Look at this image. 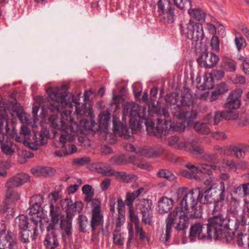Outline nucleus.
Wrapping results in <instances>:
<instances>
[{
  "label": "nucleus",
  "mask_w": 249,
  "mask_h": 249,
  "mask_svg": "<svg viewBox=\"0 0 249 249\" xmlns=\"http://www.w3.org/2000/svg\"><path fill=\"white\" fill-rule=\"evenodd\" d=\"M56 127L58 130L64 131L65 134H61L59 142L62 144L61 147L65 146L67 141L75 139L76 136L79 135L84 136L89 134H98L100 138L106 140L107 142L113 144L117 141V137H120L124 139H128L131 134L136 133L140 131L142 125H113V133H109L108 125H52Z\"/></svg>",
  "instance_id": "obj_1"
},
{
  "label": "nucleus",
  "mask_w": 249,
  "mask_h": 249,
  "mask_svg": "<svg viewBox=\"0 0 249 249\" xmlns=\"http://www.w3.org/2000/svg\"><path fill=\"white\" fill-rule=\"evenodd\" d=\"M223 215L220 213L208 219L207 223L196 222L190 229L189 237L191 242L198 239L219 240L229 243L232 240V233H227L223 222Z\"/></svg>",
  "instance_id": "obj_2"
},
{
  "label": "nucleus",
  "mask_w": 249,
  "mask_h": 249,
  "mask_svg": "<svg viewBox=\"0 0 249 249\" xmlns=\"http://www.w3.org/2000/svg\"><path fill=\"white\" fill-rule=\"evenodd\" d=\"M69 89L68 84H63L61 89L50 87L47 89V92L52 102L49 109L51 112H59L64 108H72V103L75 104V112L78 115L92 117V108L90 105L87 107V103H84L80 108V102L71 93L67 91Z\"/></svg>",
  "instance_id": "obj_3"
},
{
  "label": "nucleus",
  "mask_w": 249,
  "mask_h": 249,
  "mask_svg": "<svg viewBox=\"0 0 249 249\" xmlns=\"http://www.w3.org/2000/svg\"><path fill=\"white\" fill-rule=\"evenodd\" d=\"M159 0L157 3L158 7V17L160 20L165 23H172L175 20V7L186 10L192 6L191 0Z\"/></svg>",
  "instance_id": "obj_4"
},
{
  "label": "nucleus",
  "mask_w": 249,
  "mask_h": 249,
  "mask_svg": "<svg viewBox=\"0 0 249 249\" xmlns=\"http://www.w3.org/2000/svg\"><path fill=\"white\" fill-rule=\"evenodd\" d=\"M196 188L199 195L198 202L205 205L214 203V210L217 204L223 202L225 199V185L223 181H220L219 184L213 183L206 189Z\"/></svg>",
  "instance_id": "obj_5"
},
{
  "label": "nucleus",
  "mask_w": 249,
  "mask_h": 249,
  "mask_svg": "<svg viewBox=\"0 0 249 249\" xmlns=\"http://www.w3.org/2000/svg\"><path fill=\"white\" fill-rule=\"evenodd\" d=\"M189 217L180 208H176L170 212L166 219L165 234H162L160 238L161 242H166L169 241L172 225L177 223L175 229L178 231L184 230L189 226Z\"/></svg>",
  "instance_id": "obj_6"
},
{
  "label": "nucleus",
  "mask_w": 249,
  "mask_h": 249,
  "mask_svg": "<svg viewBox=\"0 0 249 249\" xmlns=\"http://www.w3.org/2000/svg\"><path fill=\"white\" fill-rule=\"evenodd\" d=\"M41 129L39 131L35 132L34 135L31 138V135L28 139H26L24 145L29 147L33 150H37L40 146H44L48 143V140L55 137L58 132L56 127L49 125L48 127H45L41 125Z\"/></svg>",
  "instance_id": "obj_7"
},
{
  "label": "nucleus",
  "mask_w": 249,
  "mask_h": 249,
  "mask_svg": "<svg viewBox=\"0 0 249 249\" xmlns=\"http://www.w3.org/2000/svg\"><path fill=\"white\" fill-rule=\"evenodd\" d=\"M129 117L128 124H141V120H144V124H149L148 121L146 119L145 108L134 102L126 103L123 108L122 120H125V116ZM150 124H155L151 122Z\"/></svg>",
  "instance_id": "obj_8"
},
{
  "label": "nucleus",
  "mask_w": 249,
  "mask_h": 249,
  "mask_svg": "<svg viewBox=\"0 0 249 249\" xmlns=\"http://www.w3.org/2000/svg\"><path fill=\"white\" fill-rule=\"evenodd\" d=\"M180 31L182 35L187 38L196 42V45L202 44L204 34L202 24L196 23L190 19L188 23L183 25L180 24Z\"/></svg>",
  "instance_id": "obj_9"
},
{
  "label": "nucleus",
  "mask_w": 249,
  "mask_h": 249,
  "mask_svg": "<svg viewBox=\"0 0 249 249\" xmlns=\"http://www.w3.org/2000/svg\"><path fill=\"white\" fill-rule=\"evenodd\" d=\"M12 110L16 113L17 117L20 120L23 124H35L38 120L37 112L39 109L40 105H34L32 108L33 117L30 114H27L21 110L18 106L17 101L15 97L10 102Z\"/></svg>",
  "instance_id": "obj_10"
},
{
  "label": "nucleus",
  "mask_w": 249,
  "mask_h": 249,
  "mask_svg": "<svg viewBox=\"0 0 249 249\" xmlns=\"http://www.w3.org/2000/svg\"><path fill=\"white\" fill-rule=\"evenodd\" d=\"M223 222L225 231H227V233H232L231 237L232 240L235 235V231L240 226H249V214L243 211L237 218L234 219L224 218L223 215Z\"/></svg>",
  "instance_id": "obj_11"
},
{
  "label": "nucleus",
  "mask_w": 249,
  "mask_h": 249,
  "mask_svg": "<svg viewBox=\"0 0 249 249\" xmlns=\"http://www.w3.org/2000/svg\"><path fill=\"white\" fill-rule=\"evenodd\" d=\"M197 116V112L196 110H192L191 111H186L180 112L178 115V119L182 122L178 123V124H210L213 121V116L212 113H209L206 115L204 118L205 121L200 123L199 122H194Z\"/></svg>",
  "instance_id": "obj_12"
},
{
  "label": "nucleus",
  "mask_w": 249,
  "mask_h": 249,
  "mask_svg": "<svg viewBox=\"0 0 249 249\" xmlns=\"http://www.w3.org/2000/svg\"><path fill=\"white\" fill-rule=\"evenodd\" d=\"M197 191L196 188H195L188 192L186 190L182 192V198L179 203L182 210V209L185 210H193L196 206L199 196Z\"/></svg>",
  "instance_id": "obj_13"
},
{
  "label": "nucleus",
  "mask_w": 249,
  "mask_h": 249,
  "mask_svg": "<svg viewBox=\"0 0 249 249\" xmlns=\"http://www.w3.org/2000/svg\"><path fill=\"white\" fill-rule=\"evenodd\" d=\"M27 126L21 125V131L18 135L14 125H5V132L17 142L22 143L24 145L26 139H28L30 136L31 130Z\"/></svg>",
  "instance_id": "obj_14"
},
{
  "label": "nucleus",
  "mask_w": 249,
  "mask_h": 249,
  "mask_svg": "<svg viewBox=\"0 0 249 249\" xmlns=\"http://www.w3.org/2000/svg\"><path fill=\"white\" fill-rule=\"evenodd\" d=\"M219 60V57L218 55L212 52H208L206 49L201 53L200 56L197 59L198 65L206 69L214 67Z\"/></svg>",
  "instance_id": "obj_15"
},
{
  "label": "nucleus",
  "mask_w": 249,
  "mask_h": 249,
  "mask_svg": "<svg viewBox=\"0 0 249 249\" xmlns=\"http://www.w3.org/2000/svg\"><path fill=\"white\" fill-rule=\"evenodd\" d=\"M243 93V91L240 89H236L232 90L227 98L225 107L229 109H236L238 108L241 105L240 98Z\"/></svg>",
  "instance_id": "obj_16"
},
{
  "label": "nucleus",
  "mask_w": 249,
  "mask_h": 249,
  "mask_svg": "<svg viewBox=\"0 0 249 249\" xmlns=\"http://www.w3.org/2000/svg\"><path fill=\"white\" fill-rule=\"evenodd\" d=\"M16 247L17 238L13 232H0V249H15Z\"/></svg>",
  "instance_id": "obj_17"
},
{
  "label": "nucleus",
  "mask_w": 249,
  "mask_h": 249,
  "mask_svg": "<svg viewBox=\"0 0 249 249\" xmlns=\"http://www.w3.org/2000/svg\"><path fill=\"white\" fill-rule=\"evenodd\" d=\"M30 179L28 175L25 173L18 174L9 178L6 182L5 186L7 189L13 190L22 186Z\"/></svg>",
  "instance_id": "obj_18"
},
{
  "label": "nucleus",
  "mask_w": 249,
  "mask_h": 249,
  "mask_svg": "<svg viewBox=\"0 0 249 249\" xmlns=\"http://www.w3.org/2000/svg\"><path fill=\"white\" fill-rule=\"evenodd\" d=\"M225 75V72L223 70H214L210 73V81L208 78H204L205 82L200 85L199 89L202 90L212 88L213 84H211L212 81L214 80H221Z\"/></svg>",
  "instance_id": "obj_19"
},
{
  "label": "nucleus",
  "mask_w": 249,
  "mask_h": 249,
  "mask_svg": "<svg viewBox=\"0 0 249 249\" xmlns=\"http://www.w3.org/2000/svg\"><path fill=\"white\" fill-rule=\"evenodd\" d=\"M147 134L161 139L164 138L166 135L169 133L170 129L168 125H145Z\"/></svg>",
  "instance_id": "obj_20"
},
{
  "label": "nucleus",
  "mask_w": 249,
  "mask_h": 249,
  "mask_svg": "<svg viewBox=\"0 0 249 249\" xmlns=\"http://www.w3.org/2000/svg\"><path fill=\"white\" fill-rule=\"evenodd\" d=\"M50 216L51 217L50 223L47 227V231L54 230L56 225L59 220L61 219V213L58 207L54 206L53 204L50 206Z\"/></svg>",
  "instance_id": "obj_21"
},
{
  "label": "nucleus",
  "mask_w": 249,
  "mask_h": 249,
  "mask_svg": "<svg viewBox=\"0 0 249 249\" xmlns=\"http://www.w3.org/2000/svg\"><path fill=\"white\" fill-rule=\"evenodd\" d=\"M3 133H0V146L2 152L7 156H12L15 152L17 146L10 141H5Z\"/></svg>",
  "instance_id": "obj_22"
},
{
  "label": "nucleus",
  "mask_w": 249,
  "mask_h": 249,
  "mask_svg": "<svg viewBox=\"0 0 249 249\" xmlns=\"http://www.w3.org/2000/svg\"><path fill=\"white\" fill-rule=\"evenodd\" d=\"M164 148L161 146H145L140 151L142 155L147 158H156L163 153Z\"/></svg>",
  "instance_id": "obj_23"
},
{
  "label": "nucleus",
  "mask_w": 249,
  "mask_h": 249,
  "mask_svg": "<svg viewBox=\"0 0 249 249\" xmlns=\"http://www.w3.org/2000/svg\"><path fill=\"white\" fill-rule=\"evenodd\" d=\"M43 201V197L40 195L33 196L30 200V204L32 205L28 209V213L33 215L38 214L39 213L41 203Z\"/></svg>",
  "instance_id": "obj_24"
},
{
  "label": "nucleus",
  "mask_w": 249,
  "mask_h": 249,
  "mask_svg": "<svg viewBox=\"0 0 249 249\" xmlns=\"http://www.w3.org/2000/svg\"><path fill=\"white\" fill-rule=\"evenodd\" d=\"M46 236L44 242L45 246L48 249H54L59 246V243L54 230H50Z\"/></svg>",
  "instance_id": "obj_25"
},
{
  "label": "nucleus",
  "mask_w": 249,
  "mask_h": 249,
  "mask_svg": "<svg viewBox=\"0 0 249 249\" xmlns=\"http://www.w3.org/2000/svg\"><path fill=\"white\" fill-rule=\"evenodd\" d=\"M174 201L167 197H161L158 202L157 210L160 213L168 212L173 208Z\"/></svg>",
  "instance_id": "obj_26"
},
{
  "label": "nucleus",
  "mask_w": 249,
  "mask_h": 249,
  "mask_svg": "<svg viewBox=\"0 0 249 249\" xmlns=\"http://www.w3.org/2000/svg\"><path fill=\"white\" fill-rule=\"evenodd\" d=\"M90 227L92 232H94L98 228L103 227L104 217L102 212L91 213Z\"/></svg>",
  "instance_id": "obj_27"
},
{
  "label": "nucleus",
  "mask_w": 249,
  "mask_h": 249,
  "mask_svg": "<svg viewBox=\"0 0 249 249\" xmlns=\"http://www.w3.org/2000/svg\"><path fill=\"white\" fill-rule=\"evenodd\" d=\"M185 167L187 168L189 171L187 170H182L180 171V175L188 179L195 178L198 180L200 178L196 175L198 173V168L190 163L186 164Z\"/></svg>",
  "instance_id": "obj_28"
},
{
  "label": "nucleus",
  "mask_w": 249,
  "mask_h": 249,
  "mask_svg": "<svg viewBox=\"0 0 249 249\" xmlns=\"http://www.w3.org/2000/svg\"><path fill=\"white\" fill-rule=\"evenodd\" d=\"M111 160L112 161L114 164L115 165H122L126 164L128 162L133 163L138 166H140L141 164L138 163L136 161L135 156H130L128 159H127L124 155H121L118 156H114L113 157Z\"/></svg>",
  "instance_id": "obj_29"
},
{
  "label": "nucleus",
  "mask_w": 249,
  "mask_h": 249,
  "mask_svg": "<svg viewBox=\"0 0 249 249\" xmlns=\"http://www.w3.org/2000/svg\"><path fill=\"white\" fill-rule=\"evenodd\" d=\"M14 205L4 201L0 205V213L6 218L10 219L14 215Z\"/></svg>",
  "instance_id": "obj_30"
},
{
  "label": "nucleus",
  "mask_w": 249,
  "mask_h": 249,
  "mask_svg": "<svg viewBox=\"0 0 249 249\" xmlns=\"http://www.w3.org/2000/svg\"><path fill=\"white\" fill-rule=\"evenodd\" d=\"M60 228L62 232V239L66 243V236L69 238L72 234V223L60 220Z\"/></svg>",
  "instance_id": "obj_31"
},
{
  "label": "nucleus",
  "mask_w": 249,
  "mask_h": 249,
  "mask_svg": "<svg viewBox=\"0 0 249 249\" xmlns=\"http://www.w3.org/2000/svg\"><path fill=\"white\" fill-rule=\"evenodd\" d=\"M236 63L233 59L224 56L221 63V67L227 71L233 72L236 70Z\"/></svg>",
  "instance_id": "obj_32"
},
{
  "label": "nucleus",
  "mask_w": 249,
  "mask_h": 249,
  "mask_svg": "<svg viewBox=\"0 0 249 249\" xmlns=\"http://www.w3.org/2000/svg\"><path fill=\"white\" fill-rule=\"evenodd\" d=\"M20 198V194L14 189H7L5 194V202L15 205Z\"/></svg>",
  "instance_id": "obj_33"
},
{
  "label": "nucleus",
  "mask_w": 249,
  "mask_h": 249,
  "mask_svg": "<svg viewBox=\"0 0 249 249\" xmlns=\"http://www.w3.org/2000/svg\"><path fill=\"white\" fill-rule=\"evenodd\" d=\"M188 11L191 17L190 19L192 20V18H194L199 22H203L205 21L206 14L202 10L197 8L192 9L191 7Z\"/></svg>",
  "instance_id": "obj_34"
},
{
  "label": "nucleus",
  "mask_w": 249,
  "mask_h": 249,
  "mask_svg": "<svg viewBox=\"0 0 249 249\" xmlns=\"http://www.w3.org/2000/svg\"><path fill=\"white\" fill-rule=\"evenodd\" d=\"M186 142L180 141L179 138L176 136H172L167 139V143L170 146H173L179 150L184 149Z\"/></svg>",
  "instance_id": "obj_35"
},
{
  "label": "nucleus",
  "mask_w": 249,
  "mask_h": 249,
  "mask_svg": "<svg viewBox=\"0 0 249 249\" xmlns=\"http://www.w3.org/2000/svg\"><path fill=\"white\" fill-rule=\"evenodd\" d=\"M184 149L193 155H201L204 153L203 148L193 142H186Z\"/></svg>",
  "instance_id": "obj_36"
},
{
  "label": "nucleus",
  "mask_w": 249,
  "mask_h": 249,
  "mask_svg": "<svg viewBox=\"0 0 249 249\" xmlns=\"http://www.w3.org/2000/svg\"><path fill=\"white\" fill-rule=\"evenodd\" d=\"M137 206L141 213L144 212H148V211L151 210L152 202L151 200L148 199H138L137 200Z\"/></svg>",
  "instance_id": "obj_37"
},
{
  "label": "nucleus",
  "mask_w": 249,
  "mask_h": 249,
  "mask_svg": "<svg viewBox=\"0 0 249 249\" xmlns=\"http://www.w3.org/2000/svg\"><path fill=\"white\" fill-rule=\"evenodd\" d=\"M79 231L82 233L87 231V228L90 226L88 217L84 214H80L77 218Z\"/></svg>",
  "instance_id": "obj_38"
},
{
  "label": "nucleus",
  "mask_w": 249,
  "mask_h": 249,
  "mask_svg": "<svg viewBox=\"0 0 249 249\" xmlns=\"http://www.w3.org/2000/svg\"><path fill=\"white\" fill-rule=\"evenodd\" d=\"M41 221L40 218L38 217V215H37V219H36L34 216L30 218L31 224L29 226V228H31V230L33 231L32 234L30 236V239L32 240V241L35 240L38 235V222Z\"/></svg>",
  "instance_id": "obj_39"
},
{
  "label": "nucleus",
  "mask_w": 249,
  "mask_h": 249,
  "mask_svg": "<svg viewBox=\"0 0 249 249\" xmlns=\"http://www.w3.org/2000/svg\"><path fill=\"white\" fill-rule=\"evenodd\" d=\"M8 124L7 115L6 111V104L3 99L0 97V124Z\"/></svg>",
  "instance_id": "obj_40"
},
{
  "label": "nucleus",
  "mask_w": 249,
  "mask_h": 249,
  "mask_svg": "<svg viewBox=\"0 0 249 249\" xmlns=\"http://www.w3.org/2000/svg\"><path fill=\"white\" fill-rule=\"evenodd\" d=\"M82 191L83 193L86 195L84 200L88 203L90 202L94 195L92 186L89 184L85 185L82 187Z\"/></svg>",
  "instance_id": "obj_41"
},
{
  "label": "nucleus",
  "mask_w": 249,
  "mask_h": 249,
  "mask_svg": "<svg viewBox=\"0 0 249 249\" xmlns=\"http://www.w3.org/2000/svg\"><path fill=\"white\" fill-rule=\"evenodd\" d=\"M110 119V113L107 110L103 111L98 116V124H108Z\"/></svg>",
  "instance_id": "obj_42"
},
{
  "label": "nucleus",
  "mask_w": 249,
  "mask_h": 249,
  "mask_svg": "<svg viewBox=\"0 0 249 249\" xmlns=\"http://www.w3.org/2000/svg\"><path fill=\"white\" fill-rule=\"evenodd\" d=\"M95 169L97 173L102 174L104 176H110V172L112 169L107 167L104 163H98L95 165Z\"/></svg>",
  "instance_id": "obj_43"
},
{
  "label": "nucleus",
  "mask_w": 249,
  "mask_h": 249,
  "mask_svg": "<svg viewBox=\"0 0 249 249\" xmlns=\"http://www.w3.org/2000/svg\"><path fill=\"white\" fill-rule=\"evenodd\" d=\"M236 238L238 246L249 248V234H243L241 232L238 233Z\"/></svg>",
  "instance_id": "obj_44"
},
{
  "label": "nucleus",
  "mask_w": 249,
  "mask_h": 249,
  "mask_svg": "<svg viewBox=\"0 0 249 249\" xmlns=\"http://www.w3.org/2000/svg\"><path fill=\"white\" fill-rule=\"evenodd\" d=\"M152 108L153 109L154 111L159 116H163L164 118H168L169 117V113L168 112V109L165 107H159L157 105H156L154 104V102L152 100Z\"/></svg>",
  "instance_id": "obj_45"
},
{
  "label": "nucleus",
  "mask_w": 249,
  "mask_h": 249,
  "mask_svg": "<svg viewBox=\"0 0 249 249\" xmlns=\"http://www.w3.org/2000/svg\"><path fill=\"white\" fill-rule=\"evenodd\" d=\"M179 99V94L176 92L167 94L165 96V101L166 103L170 105H176L177 107Z\"/></svg>",
  "instance_id": "obj_46"
},
{
  "label": "nucleus",
  "mask_w": 249,
  "mask_h": 249,
  "mask_svg": "<svg viewBox=\"0 0 249 249\" xmlns=\"http://www.w3.org/2000/svg\"><path fill=\"white\" fill-rule=\"evenodd\" d=\"M201 169H198V173L207 174L209 176L212 174V170L218 169V167L213 164H202Z\"/></svg>",
  "instance_id": "obj_47"
},
{
  "label": "nucleus",
  "mask_w": 249,
  "mask_h": 249,
  "mask_svg": "<svg viewBox=\"0 0 249 249\" xmlns=\"http://www.w3.org/2000/svg\"><path fill=\"white\" fill-rule=\"evenodd\" d=\"M60 204L66 212H74V203H73L71 199L65 198L61 201Z\"/></svg>",
  "instance_id": "obj_48"
},
{
  "label": "nucleus",
  "mask_w": 249,
  "mask_h": 249,
  "mask_svg": "<svg viewBox=\"0 0 249 249\" xmlns=\"http://www.w3.org/2000/svg\"><path fill=\"white\" fill-rule=\"evenodd\" d=\"M192 126L198 133L201 135H206L212 132L207 125H187V129H189Z\"/></svg>",
  "instance_id": "obj_49"
},
{
  "label": "nucleus",
  "mask_w": 249,
  "mask_h": 249,
  "mask_svg": "<svg viewBox=\"0 0 249 249\" xmlns=\"http://www.w3.org/2000/svg\"><path fill=\"white\" fill-rule=\"evenodd\" d=\"M17 219V224H18V226L21 230L28 229V225L29 224V223L26 216L24 215H19Z\"/></svg>",
  "instance_id": "obj_50"
},
{
  "label": "nucleus",
  "mask_w": 249,
  "mask_h": 249,
  "mask_svg": "<svg viewBox=\"0 0 249 249\" xmlns=\"http://www.w3.org/2000/svg\"><path fill=\"white\" fill-rule=\"evenodd\" d=\"M32 234L31 230L28 229L21 230L19 232L20 240L23 243H28L30 242V236Z\"/></svg>",
  "instance_id": "obj_51"
},
{
  "label": "nucleus",
  "mask_w": 249,
  "mask_h": 249,
  "mask_svg": "<svg viewBox=\"0 0 249 249\" xmlns=\"http://www.w3.org/2000/svg\"><path fill=\"white\" fill-rule=\"evenodd\" d=\"M142 214V221L145 225H151L152 224L153 213L151 210L148 212H144L141 213Z\"/></svg>",
  "instance_id": "obj_52"
},
{
  "label": "nucleus",
  "mask_w": 249,
  "mask_h": 249,
  "mask_svg": "<svg viewBox=\"0 0 249 249\" xmlns=\"http://www.w3.org/2000/svg\"><path fill=\"white\" fill-rule=\"evenodd\" d=\"M159 178H166L171 180L174 179L175 177L174 175L169 171L164 169L160 170L157 174Z\"/></svg>",
  "instance_id": "obj_53"
},
{
  "label": "nucleus",
  "mask_w": 249,
  "mask_h": 249,
  "mask_svg": "<svg viewBox=\"0 0 249 249\" xmlns=\"http://www.w3.org/2000/svg\"><path fill=\"white\" fill-rule=\"evenodd\" d=\"M240 213L237 207L232 206L228 210V215L227 216H224V218H230L231 219L237 218Z\"/></svg>",
  "instance_id": "obj_54"
},
{
  "label": "nucleus",
  "mask_w": 249,
  "mask_h": 249,
  "mask_svg": "<svg viewBox=\"0 0 249 249\" xmlns=\"http://www.w3.org/2000/svg\"><path fill=\"white\" fill-rule=\"evenodd\" d=\"M192 104V100L188 97L179 95V99L178 104V107L190 106Z\"/></svg>",
  "instance_id": "obj_55"
},
{
  "label": "nucleus",
  "mask_w": 249,
  "mask_h": 249,
  "mask_svg": "<svg viewBox=\"0 0 249 249\" xmlns=\"http://www.w3.org/2000/svg\"><path fill=\"white\" fill-rule=\"evenodd\" d=\"M229 150L231 152H233L234 156H235L237 158H243L245 156V151L238 147L231 146L229 147Z\"/></svg>",
  "instance_id": "obj_56"
},
{
  "label": "nucleus",
  "mask_w": 249,
  "mask_h": 249,
  "mask_svg": "<svg viewBox=\"0 0 249 249\" xmlns=\"http://www.w3.org/2000/svg\"><path fill=\"white\" fill-rule=\"evenodd\" d=\"M223 113L226 120H234L238 117V113L235 110H224Z\"/></svg>",
  "instance_id": "obj_57"
},
{
  "label": "nucleus",
  "mask_w": 249,
  "mask_h": 249,
  "mask_svg": "<svg viewBox=\"0 0 249 249\" xmlns=\"http://www.w3.org/2000/svg\"><path fill=\"white\" fill-rule=\"evenodd\" d=\"M229 89V88L228 85L226 83L221 82L216 85L214 90L220 95H222L227 92Z\"/></svg>",
  "instance_id": "obj_58"
},
{
  "label": "nucleus",
  "mask_w": 249,
  "mask_h": 249,
  "mask_svg": "<svg viewBox=\"0 0 249 249\" xmlns=\"http://www.w3.org/2000/svg\"><path fill=\"white\" fill-rule=\"evenodd\" d=\"M91 202V213L102 212L101 201L98 199L92 198Z\"/></svg>",
  "instance_id": "obj_59"
},
{
  "label": "nucleus",
  "mask_w": 249,
  "mask_h": 249,
  "mask_svg": "<svg viewBox=\"0 0 249 249\" xmlns=\"http://www.w3.org/2000/svg\"><path fill=\"white\" fill-rule=\"evenodd\" d=\"M136 198V196L133 192H127L126 194L125 199L124 200L125 205L127 206H132L134 200Z\"/></svg>",
  "instance_id": "obj_60"
},
{
  "label": "nucleus",
  "mask_w": 249,
  "mask_h": 249,
  "mask_svg": "<svg viewBox=\"0 0 249 249\" xmlns=\"http://www.w3.org/2000/svg\"><path fill=\"white\" fill-rule=\"evenodd\" d=\"M60 120L61 124H67L66 123L63 121L61 119L59 118V117L58 114H53L51 115L48 118V121L51 124H58L57 123L58 122V120Z\"/></svg>",
  "instance_id": "obj_61"
},
{
  "label": "nucleus",
  "mask_w": 249,
  "mask_h": 249,
  "mask_svg": "<svg viewBox=\"0 0 249 249\" xmlns=\"http://www.w3.org/2000/svg\"><path fill=\"white\" fill-rule=\"evenodd\" d=\"M233 193L235 196H238L240 198L246 196L245 191L244 190L243 184L236 187H234Z\"/></svg>",
  "instance_id": "obj_62"
},
{
  "label": "nucleus",
  "mask_w": 249,
  "mask_h": 249,
  "mask_svg": "<svg viewBox=\"0 0 249 249\" xmlns=\"http://www.w3.org/2000/svg\"><path fill=\"white\" fill-rule=\"evenodd\" d=\"M192 213L189 215V217L191 218H199L201 217L202 210L201 209V207L196 206L193 210H192Z\"/></svg>",
  "instance_id": "obj_63"
},
{
  "label": "nucleus",
  "mask_w": 249,
  "mask_h": 249,
  "mask_svg": "<svg viewBox=\"0 0 249 249\" xmlns=\"http://www.w3.org/2000/svg\"><path fill=\"white\" fill-rule=\"evenodd\" d=\"M224 111H217L215 112L214 115L213 116V124H217L222 122L223 120H225V115Z\"/></svg>",
  "instance_id": "obj_64"
}]
</instances>
